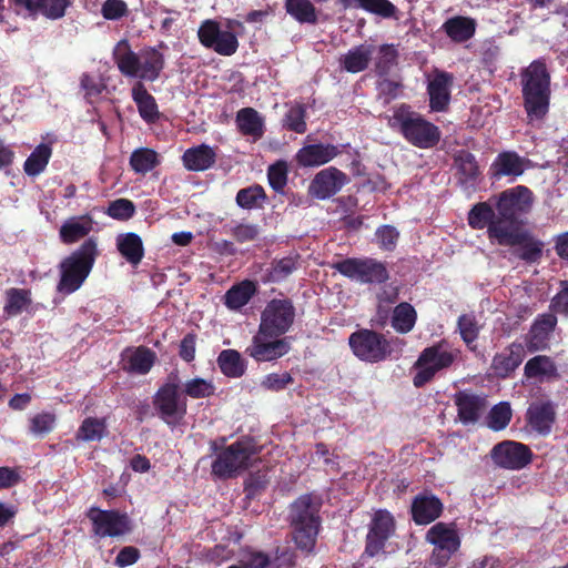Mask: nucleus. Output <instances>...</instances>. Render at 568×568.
Returning <instances> with one entry per match:
<instances>
[{
	"label": "nucleus",
	"instance_id": "1",
	"mask_svg": "<svg viewBox=\"0 0 568 568\" xmlns=\"http://www.w3.org/2000/svg\"><path fill=\"white\" fill-rule=\"evenodd\" d=\"M523 106L529 122L541 121L550 108L551 75L544 59L534 60L520 72Z\"/></svg>",
	"mask_w": 568,
	"mask_h": 568
},
{
	"label": "nucleus",
	"instance_id": "2",
	"mask_svg": "<svg viewBox=\"0 0 568 568\" xmlns=\"http://www.w3.org/2000/svg\"><path fill=\"white\" fill-rule=\"evenodd\" d=\"M388 126L400 133L409 144L419 149H432L442 138L437 125L413 111L406 103L395 108L393 115L388 119Z\"/></svg>",
	"mask_w": 568,
	"mask_h": 568
},
{
	"label": "nucleus",
	"instance_id": "3",
	"mask_svg": "<svg viewBox=\"0 0 568 568\" xmlns=\"http://www.w3.org/2000/svg\"><path fill=\"white\" fill-rule=\"evenodd\" d=\"M98 254L97 240L89 237L69 256L64 257L59 265L58 292L68 295L78 291L92 271Z\"/></svg>",
	"mask_w": 568,
	"mask_h": 568
},
{
	"label": "nucleus",
	"instance_id": "4",
	"mask_svg": "<svg viewBox=\"0 0 568 568\" xmlns=\"http://www.w3.org/2000/svg\"><path fill=\"white\" fill-rule=\"evenodd\" d=\"M532 192L524 185L503 191L496 200L497 223L490 230V240L498 239L499 232L521 229L520 216L529 212Z\"/></svg>",
	"mask_w": 568,
	"mask_h": 568
},
{
	"label": "nucleus",
	"instance_id": "5",
	"mask_svg": "<svg viewBox=\"0 0 568 568\" xmlns=\"http://www.w3.org/2000/svg\"><path fill=\"white\" fill-rule=\"evenodd\" d=\"M320 500L310 494L297 498L291 506L290 519L296 546L311 551L315 545L320 527Z\"/></svg>",
	"mask_w": 568,
	"mask_h": 568
},
{
	"label": "nucleus",
	"instance_id": "6",
	"mask_svg": "<svg viewBox=\"0 0 568 568\" xmlns=\"http://www.w3.org/2000/svg\"><path fill=\"white\" fill-rule=\"evenodd\" d=\"M343 276L366 285L385 284L390 275L386 263L373 257H346L333 264Z\"/></svg>",
	"mask_w": 568,
	"mask_h": 568
},
{
	"label": "nucleus",
	"instance_id": "7",
	"mask_svg": "<svg viewBox=\"0 0 568 568\" xmlns=\"http://www.w3.org/2000/svg\"><path fill=\"white\" fill-rule=\"evenodd\" d=\"M348 345L358 359L371 364L387 359L393 352L390 342L382 333L368 328L353 332Z\"/></svg>",
	"mask_w": 568,
	"mask_h": 568
},
{
	"label": "nucleus",
	"instance_id": "8",
	"mask_svg": "<svg viewBox=\"0 0 568 568\" xmlns=\"http://www.w3.org/2000/svg\"><path fill=\"white\" fill-rule=\"evenodd\" d=\"M295 315V307L290 298H273L261 313L258 331L271 337H282L293 326Z\"/></svg>",
	"mask_w": 568,
	"mask_h": 568
},
{
	"label": "nucleus",
	"instance_id": "9",
	"mask_svg": "<svg viewBox=\"0 0 568 568\" xmlns=\"http://www.w3.org/2000/svg\"><path fill=\"white\" fill-rule=\"evenodd\" d=\"M164 383L153 397V405L160 418L168 425H176L186 414L187 403L176 382Z\"/></svg>",
	"mask_w": 568,
	"mask_h": 568
},
{
	"label": "nucleus",
	"instance_id": "10",
	"mask_svg": "<svg viewBox=\"0 0 568 568\" xmlns=\"http://www.w3.org/2000/svg\"><path fill=\"white\" fill-rule=\"evenodd\" d=\"M455 358L456 355L453 352L444 349L443 343L424 348L415 363L418 371L413 377L414 386L417 388L425 386L437 372L448 368Z\"/></svg>",
	"mask_w": 568,
	"mask_h": 568
},
{
	"label": "nucleus",
	"instance_id": "11",
	"mask_svg": "<svg viewBox=\"0 0 568 568\" xmlns=\"http://www.w3.org/2000/svg\"><path fill=\"white\" fill-rule=\"evenodd\" d=\"M199 42L209 50L223 57H231L239 49L236 34L230 30H222L219 21L203 20L197 29Z\"/></svg>",
	"mask_w": 568,
	"mask_h": 568
},
{
	"label": "nucleus",
	"instance_id": "12",
	"mask_svg": "<svg viewBox=\"0 0 568 568\" xmlns=\"http://www.w3.org/2000/svg\"><path fill=\"white\" fill-rule=\"evenodd\" d=\"M291 336L271 337L267 334L257 333L252 337L251 345L246 347L245 354L257 363L274 362L290 353L292 348Z\"/></svg>",
	"mask_w": 568,
	"mask_h": 568
},
{
	"label": "nucleus",
	"instance_id": "13",
	"mask_svg": "<svg viewBox=\"0 0 568 568\" xmlns=\"http://www.w3.org/2000/svg\"><path fill=\"white\" fill-rule=\"evenodd\" d=\"M499 245L519 246L515 254L526 263H536L542 256L544 243L534 239L527 231L521 229L510 232H499L498 239H495Z\"/></svg>",
	"mask_w": 568,
	"mask_h": 568
},
{
	"label": "nucleus",
	"instance_id": "14",
	"mask_svg": "<svg viewBox=\"0 0 568 568\" xmlns=\"http://www.w3.org/2000/svg\"><path fill=\"white\" fill-rule=\"evenodd\" d=\"M93 531L99 537H120L131 530V521L125 514L114 510L91 508L88 513Z\"/></svg>",
	"mask_w": 568,
	"mask_h": 568
},
{
	"label": "nucleus",
	"instance_id": "15",
	"mask_svg": "<svg viewBox=\"0 0 568 568\" xmlns=\"http://www.w3.org/2000/svg\"><path fill=\"white\" fill-rule=\"evenodd\" d=\"M348 181L346 173L329 166L315 174L310 183L308 194L317 200H327L337 194Z\"/></svg>",
	"mask_w": 568,
	"mask_h": 568
},
{
	"label": "nucleus",
	"instance_id": "16",
	"mask_svg": "<svg viewBox=\"0 0 568 568\" xmlns=\"http://www.w3.org/2000/svg\"><path fill=\"white\" fill-rule=\"evenodd\" d=\"M457 417L463 425H475L488 406L486 396L468 390H459L454 395Z\"/></svg>",
	"mask_w": 568,
	"mask_h": 568
},
{
	"label": "nucleus",
	"instance_id": "17",
	"mask_svg": "<svg viewBox=\"0 0 568 568\" xmlns=\"http://www.w3.org/2000/svg\"><path fill=\"white\" fill-rule=\"evenodd\" d=\"M394 530L393 517L388 511L378 510L372 521L367 535L365 554L373 557L383 549L385 541Z\"/></svg>",
	"mask_w": 568,
	"mask_h": 568
},
{
	"label": "nucleus",
	"instance_id": "18",
	"mask_svg": "<svg viewBox=\"0 0 568 568\" xmlns=\"http://www.w3.org/2000/svg\"><path fill=\"white\" fill-rule=\"evenodd\" d=\"M529 163V159L520 156L515 151H503L493 161L489 174L496 180L504 176L517 178L525 172Z\"/></svg>",
	"mask_w": 568,
	"mask_h": 568
},
{
	"label": "nucleus",
	"instance_id": "19",
	"mask_svg": "<svg viewBox=\"0 0 568 568\" xmlns=\"http://www.w3.org/2000/svg\"><path fill=\"white\" fill-rule=\"evenodd\" d=\"M338 154L339 150L334 144H307L297 151L295 161L303 168L321 166L332 161Z\"/></svg>",
	"mask_w": 568,
	"mask_h": 568
},
{
	"label": "nucleus",
	"instance_id": "20",
	"mask_svg": "<svg viewBox=\"0 0 568 568\" xmlns=\"http://www.w3.org/2000/svg\"><path fill=\"white\" fill-rule=\"evenodd\" d=\"M525 348L520 343H511L503 352L495 354L491 369L497 377L507 378L523 363Z\"/></svg>",
	"mask_w": 568,
	"mask_h": 568
},
{
	"label": "nucleus",
	"instance_id": "21",
	"mask_svg": "<svg viewBox=\"0 0 568 568\" xmlns=\"http://www.w3.org/2000/svg\"><path fill=\"white\" fill-rule=\"evenodd\" d=\"M226 439L221 437L211 442V450L215 454L214 462H250L253 446L247 439H239L225 446Z\"/></svg>",
	"mask_w": 568,
	"mask_h": 568
},
{
	"label": "nucleus",
	"instance_id": "22",
	"mask_svg": "<svg viewBox=\"0 0 568 568\" xmlns=\"http://www.w3.org/2000/svg\"><path fill=\"white\" fill-rule=\"evenodd\" d=\"M526 419L531 429L547 435L556 419L555 405L550 400L531 403L527 409Z\"/></svg>",
	"mask_w": 568,
	"mask_h": 568
},
{
	"label": "nucleus",
	"instance_id": "23",
	"mask_svg": "<svg viewBox=\"0 0 568 568\" xmlns=\"http://www.w3.org/2000/svg\"><path fill=\"white\" fill-rule=\"evenodd\" d=\"M453 75L448 72H437L428 82L427 93L429 95V108L436 112L446 111L450 101L449 85Z\"/></svg>",
	"mask_w": 568,
	"mask_h": 568
},
{
	"label": "nucleus",
	"instance_id": "24",
	"mask_svg": "<svg viewBox=\"0 0 568 568\" xmlns=\"http://www.w3.org/2000/svg\"><path fill=\"white\" fill-rule=\"evenodd\" d=\"M16 7L26 9L30 13H40L50 20H59L65 16L71 0H13Z\"/></svg>",
	"mask_w": 568,
	"mask_h": 568
},
{
	"label": "nucleus",
	"instance_id": "25",
	"mask_svg": "<svg viewBox=\"0 0 568 568\" xmlns=\"http://www.w3.org/2000/svg\"><path fill=\"white\" fill-rule=\"evenodd\" d=\"M112 59L120 73L126 78H139L140 57L135 53L128 39L120 40L112 50Z\"/></svg>",
	"mask_w": 568,
	"mask_h": 568
},
{
	"label": "nucleus",
	"instance_id": "26",
	"mask_svg": "<svg viewBox=\"0 0 568 568\" xmlns=\"http://www.w3.org/2000/svg\"><path fill=\"white\" fill-rule=\"evenodd\" d=\"M557 318L554 314H541L532 323L527 335V347L530 352L545 349L550 333L555 329Z\"/></svg>",
	"mask_w": 568,
	"mask_h": 568
},
{
	"label": "nucleus",
	"instance_id": "27",
	"mask_svg": "<svg viewBox=\"0 0 568 568\" xmlns=\"http://www.w3.org/2000/svg\"><path fill=\"white\" fill-rule=\"evenodd\" d=\"M344 10L363 9L382 19L399 20L400 11L389 0H338Z\"/></svg>",
	"mask_w": 568,
	"mask_h": 568
},
{
	"label": "nucleus",
	"instance_id": "28",
	"mask_svg": "<svg viewBox=\"0 0 568 568\" xmlns=\"http://www.w3.org/2000/svg\"><path fill=\"white\" fill-rule=\"evenodd\" d=\"M426 539L437 549L447 552L443 558V562L449 557L452 552L458 549L460 544L456 530L452 526L444 523H437L434 525L427 531Z\"/></svg>",
	"mask_w": 568,
	"mask_h": 568
},
{
	"label": "nucleus",
	"instance_id": "29",
	"mask_svg": "<svg viewBox=\"0 0 568 568\" xmlns=\"http://www.w3.org/2000/svg\"><path fill=\"white\" fill-rule=\"evenodd\" d=\"M458 183L465 189H474L480 175L479 166L473 153L462 150L455 156Z\"/></svg>",
	"mask_w": 568,
	"mask_h": 568
},
{
	"label": "nucleus",
	"instance_id": "30",
	"mask_svg": "<svg viewBox=\"0 0 568 568\" xmlns=\"http://www.w3.org/2000/svg\"><path fill=\"white\" fill-rule=\"evenodd\" d=\"M493 462H531V449L519 442L504 440L490 450Z\"/></svg>",
	"mask_w": 568,
	"mask_h": 568
},
{
	"label": "nucleus",
	"instance_id": "31",
	"mask_svg": "<svg viewBox=\"0 0 568 568\" xmlns=\"http://www.w3.org/2000/svg\"><path fill=\"white\" fill-rule=\"evenodd\" d=\"M443 509L440 500L434 495L422 494L412 504V514L416 524L426 525L439 517Z\"/></svg>",
	"mask_w": 568,
	"mask_h": 568
},
{
	"label": "nucleus",
	"instance_id": "32",
	"mask_svg": "<svg viewBox=\"0 0 568 568\" xmlns=\"http://www.w3.org/2000/svg\"><path fill=\"white\" fill-rule=\"evenodd\" d=\"M183 165L193 172L205 171L212 168L216 161V153L207 144H200L187 149L182 155Z\"/></svg>",
	"mask_w": 568,
	"mask_h": 568
},
{
	"label": "nucleus",
	"instance_id": "33",
	"mask_svg": "<svg viewBox=\"0 0 568 568\" xmlns=\"http://www.w3.org/2000/svg\"><path fill=\"white\" fill-rule=\"evenodd\" d=\"M476 20L470 17L455 16L447 19L442 29L455 43H464L470 40L476 32Z\"/></svg>",
	"mask_w": 568,
	"mask_h": 568
},
{
	"label": "nucleus",
	"instance_id": "34",
	"mask_svg": "<svg viewBox=\"0 0 568 568\" xmlns=\"http://www.w3.org/2000/svg\"><path fill=\"white\" fill-rule=\"evenodd\" d=\"M239 131L245 136H252L254 141L260 140L265 132L263 116L251 106L242 108L235 118Z\"/></svg>",
	"mask_w": 568,
	"mask_h": 568
},
{
	"label": "nucleus",
	"instance_id": "35",
	"mask_svg": "<svg viewBox=\"0 0 568 568\" xmlns=\"http://www.w3.org/2000/svg\"><path fill=\"white\" fill-rule=\"evenodd\" d=\"M131 95L138 106L140 116L146 123H154L160 115L159 108L154 97L146 90L141 81L134 83Z\"/></svg>",
	"mask_w": 568,
	"mask_h": 568
},
{
	"label": "nucleus",
	"instance_id": "36",
	"mask_svg": "<svg viewBox=\"0 0 568 568\" xmlns=\"http://www.w3.org/2000/svg\"><path fill=\"white\" fill-rule=\"evenodd\" d=\"M143 61H140L139 78L140 81L153 82L160 78L165 68L164 54L158 48H145L142 51Z\"/></svg>",
	"mask_w": 568,
	"mask_h": 568
},
{
	"label": "nucleus",
	"instance_id": "37",
	"mask_svg": "<svg viewBox=\"0 0 568 568\" xmlns=\"http://www.w3.org/2000/svg\"><path fill=\"white\" fill-rule=\"evenodd\" d=\"M116 248L122 257L135 266L144 257V246L140 235L133 232L123 233L116 237Z\"/></svg>",
	"mask_w": 568,
	"mask_h": 568
},
{
	"label": "nucleus",
	"instance_id": "38",
	"mask_svg": "<svg viewBox=\"0 0 568 568\" xmlns=\"http://www.w3.org/2000/svg\"><path fill=\"white\" fill-rule=\"evenodd\" d=\"M257 292V284L251 280H244L229 288L224 295V305L232 311H237L246 305Z\"/></svg>",
	"mask_w": 568,
	"mask_h": 568
},
{
	"label": "nucleus",
	"instance_id": "39",
	"mask_svg": "<svg viewBox=\"0 0 568 568\" xmlns=\"http://www.w3.org/2000/svg\"><path fill=\"white\" fill-rule=\"evenodd\" d=\"M373 52L372 44L356 45L341 59V67L349 73H359L368 68Z\"/></svg>",
	"mask_w": 568,
	"mask_h": 568
},
{
	"label": "nucleus",
	"instance_id": "40",
	"mask_svg": "<svg viewBox=\"0 0 568 568\" xmlns=\"http://www.w3.org/2000/svg\"><path fill=\"white\" fill-rule=\"evenodd\" d=\"M467 221L473 230L487 229L490 239V230L497 223V214L489 202H478L469 210Z\"/></svg>",
	"mask_w": 568,
	"mask_h": 568
},
{
	"label": "nucleus",
	"instance_id": "41",
	"mask_svg": "<svg viewBox=\"0 0 568 568\" xmlns=\"http://www.w3.org/2000/svg\"><path fill=\"white\" fill-rule=\"evenodd\" d=\"M301 256L291 254L282 258H274L266 271V281L281 283L291 276L300 266Z\"/></svg>",
	"mask_w": 568,
	"mask_h": 568
},
{
	"label": "nucleus",
	"instance_id": "42",
	"mask_svg": "<svg viewBox=\"0 0 568 568\" xmlns=\"http://www.w3.org/2000/svg\"><path fill=\"white\" fill-rule=\"evenodd\" d=\"M524 372L527 378L554 379L559 377L555 362L546 355H537L528 359Z\"/></svg>",
	"mask_w": 568,
	"mask_h": 568
},
{
	"label": "nucleus",
	"instance_id": "43",
	"mask_svg": "<svg viewBox=\"0 0 568 568\" xmlns=\"http://www.w3.org/2000/svg\"><path fill=\"white\" fill-rule=\"evenodd\" d=\"M216 363L222 374L229 378H240L246 371V364L236 349H223Z\"/></svg>",
	"mask_w": 568,
	"mask_h": 568
},
{
	"label": "nucleus",
	"instance_id": "44",
	"mask_svg": "<svg viewBox=\"0 0 568 568\" xmlns=\"http://www.w3.org/2000/svg\"><path fill=\"white\" fill-rule=\"evenodd\" d=\"M161 160L156 151L150 148L135 149L129 160L131 169L138 173L145 175L148 172L160 165Z\"/></svg>",
	"mask_w": 568,
	"mask_h": 568
},
{
	"label": "nucleus",
	"instance_id": "45",
	"mask_svg": "<svg viewBox=\"0 0 568 568\" xmlns=\"http://www.w3.org/2000/svg\"><path fill=\"white\" fill-rule=\"evenodd\" d=\"M91 230L92 224L90 220L71 217L61 225L59 235L64 244H72L87 236Z\"/></svg>",
	"mask_w": 568,
	"mask_h": 568
},
{
	"label": "nucleus",
	"instance_id": "46",
	"mask_svg": "<svg viewBox=\"0 0 568 568\" xmlns=\"http://www.w3.org/2000/svg\"><path fill=\"white\" fill-rule=\"evenodd\" d=\"M268 197L264 187L260 184H252L237 191L236 204L244 210L263 209Z\"/></svg>",
	"mask_w": 568,
	"mask_h": 568
},
{
	"label": "nucleus",
	"instance_id": "47",
	"mask_svg": "<svg viewBox=\"0 0 568 568\" xmlns=\"http://www.w3.org/2000/svg\"><path fill=\"white\" fill-rule=\"evenodd\" d=\"M399 52L397 44L384 43L378 47L374 62V71L378 77H387L398 64Z\"/></svg>",
	"mask_w": 568,
	"mask_h": 568
},
{
	"label": "nucleus",
	"instance_id": "48",
	"mask_svg": "<svg viewBox=\"0 0 568 568\" xmlns=\"http://www.w3.org/2000/svg\"><path fill=\"white\" fill-rule=\"evenodd\" d=\"M417 321V312L414 306L407 302L397 304L392 315V327L400 334L409 333Z\"/></svg>",
	"mask_w": 568,
	"mask_h": 568
},
{
	"label": "nucleus",
	"instance_id": "49",
	"mask_svg": "<svg viewBox=\"0 0 568 568\" xmlns=\"http://www.w3.org/2000/svg\"><path fill=\"white\" fill-rule=\"evenodd\" d=\"M52 154V149L49 144L40 143L27 158L23 164L24 173L29 176H37L42 173Z\"/></svg>",
	"mask_w": 568,
	"mask_h": 568
},
{
	"label": "nucleus",
	"instance_id": "50",
	"mask_svg": "<svg viewBox=\"0 0 568 568\" xmlns=\"http://www.w3.org/2000/svg\"><path fill=\"white\" fill-rule=\"evenodd\" d=\"M32 303L31 291L11 287L6 291V304L3 307L8 316H17L27 310Z\"/></svg>",
	"mask_w": 568,
	"mask_h": 568
},
{
	"label": "nucleus",
	"instance_id": "51",
	"mask_svg": "<svg viewBox=\"0 0 568 568\" xmlns=\"http://www.w3.org/2000/svg\"><path fill=\"white\" fill-rule=\"evenodd\" d=\"M156 359L155 353L145 347H136L128 358V366L125 369L130 373L135 374H148Z\"/></svg>",
	"mask_w": 568,
	"mask_h": 568
},
{
	"label": "nucleus",
	"instance_id": "52",
	"mask_svg": "<svg viewBox=\"0 0 568 568\" xmlns=\"http://www.w3.org/2000/svg\"><path fill=\"white\" fill-rule=\"evenodd\" d=\"M286 13L300 23L315 24L317 22L316 8L310 0H285Z\"/></svg>",
	"mask_w": 568,
	"mask_h": 568
},
{
	"label": "nucleus",
	"instance_id": "53",
	"mask_svg": "<svg viewBox=\"0 0 568 568\" xmlns=\"http://www.w3.org/2000/svg\"><path fill=\"white\" fill-rule=\"evenodd\" d=\"M106 435V420L98 417L84 418L77 432V438L84 442H100Z\"/></svg>",
	"mask_w": 568,
	"mask_h": 568
},
{
	"label": "nucleus",
	"instance_id": "54",
	"mask_svg": "<svg viewBox=\"0 0 568 568\" xmlns=\"http://www.w3.org/2000/svg\"><path fill=\"white\" fill-rule=\"evenodd\" d=\"M457 328L466 346L474 351L480 332L476 316L473 313L462 314L457 320Z\"/></svg>",
	"mask_w": 568,
	"mask_h": 568
},
{
	"label": "nucleus",
	"instance_id": "55",
	"mask_svg": "<svg viewBox=\"0 0 568 568\" xmlns=\"http://www.w3.org/2000/svg\"><path fill=\"white\" fill-rule=\"evenodd\" d=\"M513 417V410L508 402H500L494 405L486 416V425L494 432L505 429Z\"/></svg>",
	"mask_w": 568,
	"mask_h": 568
},
{
	"label": "nucleus",
	"instance_id": "56",
	"mask_svg": "<svg viewBox=\"0 0 568 568\" xmlns=\"http://www.w3.org/2000/svg\"><path fill=\"white\" fill-rule=\"evenodd\" d=\"M283 126L298 134L305 133L307 130L305 105L301 103L292 105L284 115Z\"/></svg>",
	"mask_w": 568,
	"mask_h": 568
},
{
	"label": "nucleus",
	"instance_id": "57",
	"mask_svg": "<svg viewBox=\"0 0 568 568\" xmlns=\"http://www.w3.org/2000/svg\"><path fill=\"white\" fill-rule=\"evenodd\" d=\"M57 425V416L50 412H41L30 418L29 430L36 437H44L50 434Z\"/></svg>",
	"mask_w": 568,
	"mask_h": 568
},
{
	"label": "nucleus",
	"instance_id": "58",
	"mask_svg": "<svg viewBox=\"0 0 568 568\" xmlns=\"http://www.w3.org/2000/svg\"><path fill=\"white\" fill-rule=\"evenodd\" d=\"M214 392L215 386L213 383L201 377L186 381L183 388L184 395L194 399L210 397L214 394Z\"/></svg>",
	"mask_w": 568,
	"mask_h": 568
},
{
	"label": "nucleus",
	"instance_id": "59",
	"mask_svg": "<svg viewBox=\"0 0 568 568\" xmlns=\"http://www.w3.org/2000/svg\"><path fill=\"white\" fill-rule=\"evenodd\" d=\"M287 163L283 160H278L267 169V180L270 186L277 193H284V189L287 184Z\"/></svg>",
	"mask_w": 568,
	"mask_h": 568
},
{
	"label": "nucleus",
	"instance_id": "60",
	"mask_svg": "<svg viewBox=\"0 0 568 568\" xmlns=\"http://www.w3.org/2000/svg\"><path fill=\"white\" fill-rule=\"evenodd\" d=\"M80 87L84 91V97L90 103H94L106 90V84L101 78L82 73L80 78Z\"/></svg>",
	"mask_w": 568,
	"mask_h": 568
},
{
	"label": "nucleus",
	"instance_id": "61",
	"mask_svg": "<svg viewBox=\"0 0 568 568\" xmlns=\"http://www.w3.org/2000/svg\"><path fill=\"white\" fill-rule=\"evenodd\" d=\"M135 213V206L131 200L118 199L110 202L106 214L119 221H126L131 219Z\"/></svg>",
	"mask_w": 568,
	"mask_h": 568
},
{
	"label": "nucleus",
	"instance_id": "62",
	"mask_svg": "<svg viewBox=\"0 0 568 568\" xmlns=\"http://www.w3.org/2000/svg\"><path fill=\"white\" fill-rule=\"evenodd\" d=\"M376 241L383 251L392 252L395 250L399 239V232L393 225H382L375 232Z\"/></svg>",
	"mask_w": 568,
	"mask_h": 568
},
{
	"label": "nucleus",
	"instance_id": "63",
	"mask_svg": "<svg viewBox=\"0 0 568 568\" xmlns=\"http://www.w3.org/2000/svg\"><path fill=\"white\" fill-rule=\"evenodd\" d=\"M294 382L292 375L288 372L282 374L271 373L264 376L261 382V386L271 392H281Z\"/></svg>",
	"mask_w": 568,
	"mask_h": 568
},
{
	"label": "nucleus",
	"instance_id": "64",
	"mask_svg": "<svg viewBox=\"0 0 568 568\" xmlns=\"http://www.w3.org/2000/svg\"><path fill=\"white\" fill-rule=\"evenodd\" d=\"M549 307L554 313L568 316V280L559 282V291L551 298Z\"/></svg>",
	"mask_w": 568,
	"mask_h": 568
}]
</instances>
